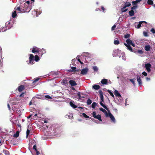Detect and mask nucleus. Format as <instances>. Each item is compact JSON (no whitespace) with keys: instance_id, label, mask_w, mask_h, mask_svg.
<instances>
[{"instance_id":"f257e3e1","label":"nucleus","mask_w":155,"mask_h":155,"mask_svg":"<svg viewBox=\"0 0 155 155\" xmlns=\"http://www.w3.org/2000/svg\"><path fill=\"white\" fill-rule=\"evenodd\" d=\"M29 6V1H27L24 4V7L22 8L23 12H29L28 6Z\"/></svg>"},{"instance_id":"f03ea898","label":"nucleus","mask_w":155,"mask_h":155,"mask_svg":"<svg viewBox=\"0 0 155 155\" xmlns=\"http://www.w3.org/2000/svg\"><path fill=\"white\" fill-rule=\"evenodd\" d=\"M10 22L9 21L5 23V26L3 27L2 28V31H6L7 30L10 29L12 27V25H10Z\"/></svg>"},{"instance_id":"7ed1b4c3","label":"nucleus","mask_w":155,"mask_h":155,"mask_svg":"<svg viewBox=\"0 0 155 155\" xmlns=\"http://www.w3.org/2000/svg\"><path fill=\"white\" fill-rule=\"evenodd\" d=\"M39 79L40 78H35L34 80H32L31 81H32V83L30 85V88H32L36 86V82L38 81Z\"/></svg>"},{"instance_id":"20e7f679","label":"nucleus","mask_w":155,"mask_h":155,"mask_svg":"<svg viewBox=\"0 0 155 155\" xmlns=\"http://www.w3.org/2000/svg\"><path fill=\"white\" fill-rule=\"evenodd\" d=\"M88 70V69L87 68H85L81 70L80 74L83 75H86L87 74Z\"/></svg>"},{"instance_id":"39448f33","label":"nucleus","mask_w":155,"mask_h":155,"mask_svg":"<svg viewBox=\"0 0 155 155\" xmlns=\"http://www.w3.org/2000/svg\"><path fill=\"white\" fill-rule=\"evenodd\" d=\"M25 89V86L23 85H21L17 88L16 90L18 91L19 92H21L22 91Z\"/></svg>"},{"instance_id":"423d86ee","label":"nucleus","mask_w":155,"mask_h":155,"mask_svg":"<svg viewBox=\"0 0 155 155\" xmlns=\"http://www.w3.org/2000/svg\"><path fill=\"white\" fill-rule=\"evenodd\" d=\"M151 67V64L150 63H148L145 64V68L146 69L147 71L149 72L150 71V68Z\"/></svg>"},{"instance_id":"0eeeda50","label":"nucleus","mask_w":155,"mask_h":155,"mask_svg":"<svg viewBox=\"0 0 155 155\" xmlns=\"http://www.w3.org/2000/svg\"><path fill=\"white\" fill-rule=\"evenodd\" d=\"M34 57L33 54H30V63L33 64H34Z\"/></svg>"},{"instance_id":"6e6552de","label":"nucleus","mask_w":155,"mask_h":155,"mask_svg":"<svg viewBox=\"0 0 155 155\" xmlns=\"http://www.w3.org/2000/svg\"><path fill=\"white\" fill-rule=\"evenodd\" d=\"M108 117H109L111 121L114 123L115 122V119L113 115L110 112L108 114Z\"/></svg>"},{"instance_id":"1a4fd4ad","label":"nucleus","mask_w":155,"mask_h":155,"mask_svg":"<svg viewBox=\"0 0 155 155\" xmlns=\"http://www.w3.org/2000/svg\"><path fill=\"white\" fill-rule=\"evenodd\" d=\"M69 84H70L71 86H75L77 84L75 81L73 80H70L69 82Z\"/></svg>"},{"instance_id":"9d476101","label":"nucleus","mask_w":155,"mask_h":155,"mask_svg":"<svg viewBox=\"0 0 155 155\" xmlns=\"http://www.w3.org/2000/svg\"><path fill=\"white\" fill-rule=\"evenodd\" d=\"M101 101L100 102V104L103 107L104 109H106V110H108V109L107 107L105 106L104 104L102 102H104V99H101Z\"/></svg>"},{"instance_id":"9b49d317","label":"nucleus","mask_w":155,"mask_h":155,"mask_svg":"<svg viewBox=\"0 0 155 155\" xmlns=\"http://www.w3.org/2000/svg\"><path fill=\"white\" fill-rule=\"evenodd\" d=\"M31 52H32L33 53H38L39 52L38 49L37 47H33L32 48Z\"/></svg>"},{"instance_id":"f8f14e48","label":"nucleus","mask_w":155,"mask_h":155,"mask_svg":"<svg viewBox=\"0 0 155 155\" xmlns=\"http://www.w3.org/2000/svg\"><path fill=\"white\" fill-rule=\"evenodd\" d=\"M14 9L16 11V10L19 11V12H18V13H24L22 11H23L22 8H21L20 7H15V8Z\"/></svg>"},{"instance_id":"ddd939ff","label":"nucleus","mask_w":155,"mask_h":155,"mask_svg":"<svg viewBox=\"0 0 155 155\" xmlns=\"http://www.w3.org/2000/svg\"><path fill=\"white\" fill-rule=\"evenodd\" d=\"M137 81L139 85L140 86H141L142 84V82L140 77V76H139L138 75L137 76Z\"/></svg>"},{"instance_id":"4468645a","label":"nucleus","mask_w":155,"mask_h":155,"mask_svg":"<svg viewBox=\"0 0 155 155\" xmlns=\"http://www.w3.org/2000/svg\"><path fill=\"white\" fill-rule=\"evenodd\" d=\"M144 23L145 24V25L147 24V22L145 21H140L139 22V24L137 25V27H136L137 28H140L141 26V25L142 23Z\"/></svg>"},{"instance_id":"2eb2a0df","label":"nucleus","mask_w":155,"mask_h":155,"mask_svg":"<svg viewBox=\"0 0 155 155\" xmlns=\"http://www.w3.org/2000/svg\"><path fill=\"white\" fill-rule=\"evenodd\" d=\"M31 14V16L32 17L37 16H38V15L37 14V12L35 10L32 11Z\"/></svg>"},{"instance_id":"dca6fc26","label":"nucleus","mask_w":155,"mask_h":155,"mask_svg":"<svg viewBox=\"0 0 155 155\" xmlns=\"http://www.w3.org/2000/svg\"><path fill=\"white\" fill-rule=\"evenodd\" d=\"M124 45L126 46L127 48V49L128 50H130L131 51L133 52H134V51L132 49V48L130 46V45H127V44L124 43Z\"/></svg>"},{"instance_id":"f3484780","label":"nucleus","mask_w":155,"mask_h":155,"mask_svg":"<svg viewBox=\"0 0 155 155\" xmlns=\"http://www.w3.org/2000/svg\"><path fill=\"white\" fill-rule=\"evenodd\" d=\"M71 68L72 70H70L69 71L70 72H76V71H79L80 70V69H77L76 68L74 67H71Z\"/></svg>"},{"instance_id":"a211bd4d","label":"nucleus","mask_w":155,"mask_h":155,"mask_svg":"<svg viewBox=\"0 0 155 155\" xmlns=\"http://www.w3.org/2000/svg\"><path fill=\"white\" fill-rule=\"evenodd\" d=\"M99 110L103 112L105 114L106 117H108V114L105 109L101 107L99 108Z\"/></svg>"},{"instance_id":"6ab92c4d","label":"nucleus","mask_w":155,"mask_h":155,"mask_svg":"<svg viewBox=\"0 0 155 155\" xmlns=\"http://www.w3.org/2000/svg\"><path fill=\"white\" fill-rule=\"evenodd\" d=\"M101 82L103 84H107L108 83V80L106 79H103L101 80Z\"/></svg>"},{"instance_id":"aec40b11","label":"nucleus","mask_w":155,"mask_h":155,"mask_svg":"<svg viewBox=\"0 0 155 155\" xmlns=\"http://www.w3.org/2000/svg\"><path fill=\"white\" fill-rule=\"evenodd\" d=\"M37 99V97H33L31 100L30 102V105L32 104L33 103H34Z\"/></svg>"},{"instance_id":"412c9836","label":"nucleus","mask_w":155,"mask_h":155,"mask_svg":"<svg viewBox=\"0 0 155 155\" xmlns=\"http://www.w3.org/2000/svg\"><path fill=\"white\" fill-rule=\"evenodd\" d=\"M94 118L98 119L100 121H102L101 115L98 114V115H96Z\"/></svg>"},{"instance_id":"4be33fe9","label":"nucleus","mask_w":155,"mask_h":155,"mask_svg":"<svg viewBox=\"0 0 155 155\" xmlns=\"http://www.w3.org/2000/svg\"><path fill=\"white\" fill-rule=\"evenodd\" d=\"M114 94L116 97H121L120 94L118 92V91L116 90L114 91Z\"/></svg>"},{"instance_id":"5701e85b","label":"nucleus","mask_w":155,"mask_h":155,"mask_svg":"<svg viewBox=\"0 0 155 155\" xmlns=\"http://www.w3.org/2000/svg\"><path fill=\"white\" fill-rule=\"evenodd\" d=\"M99 93L100 94V97L101 99L104 98V97L103 95V93L102 91L100 90L99 91Z\"/></svg>"},{"instance_id":"b1692460","label":"nucleus","mask_w":155,"mask_h":155,"mask_svg":"<svg viewBox=\"0 0 155 155\" xmlns=\"http://www.w3.org/2000/svg\"><path fill=\"white\" fill-rule=\"evenodd\" d=\"M19 130H18L16 131L15 134H14L13 135V137L14 138H16L18 137L19 136Z\"/></svg>"},{"instance_id":"393cba45","label":"nucleus","mask_w":155,"mask_h":155,"mask_svg":"<svg viewBox=\"0 0 155 155\" xmlns=\"http://www.w3.org/2000/svg\"><path fill=\"white\" fill-rule=\"evenodd\" d=\"M93 88L95 90H98L101 87L99 85H93Z\"/></svg>"},{"instance_id":"a878e982","label":"nucleus","mask_w":155,"mask_h":155,"mask_svg":"<svg viewBox=\"0 0 155 155\" xmlns=\"http://www.w3.org/2000/svg\"><path fill=\"white\" fill-rule=\"evenodd\" d=\"M145 49L147 51H148L150 50V46L149 45H147L145 47Z\"/></svg>"},{"instance_id":"bb28decb","label":"nucleus","mask_w":155,"mask_h":155,"mask_svg":"<svg viewBox=\"0 0 155 155\" xmlns=\"http://www.w3.org/2000/svg\"><path fill=\"white\" fill-rule=\"evenodd\" d=\"M17 15V14L16 11L15 10L12 13V16L13 18H15L16 16Z\"/></svg>"},{"instance_id":"cd10ccee","label":"nucleus","mask_w":155,"mask_h":155,"mask_svg":"<svg viewBox=\"0 0 155 155\" xmlns=\"http://www.w3.org/2000/svg\"><path fill=\"white\" fill-rule=\"evenodd\" d=\"M70 106L73 107L75 109L77 107V106L75 105L71 101L70 102Z\"/></svg>"},{"instance_id":"c85d7f7f","label":"nucleus","mask_w":155,"mask_h":155,"mask_svg":"<svg viewBox=\"0 0 155 155\" xmlns=\"http://www.w3.org/2000/svg\"><path fill=\"white\" fill-rule=\"evenodd\" d=\"M82 115H83V117H85L86 118H89L91 119V120H94V119L93 118L88 116L85 113H83L82 114Z\"/></svg>"},{"instance_id":"c756f323","label":"nucleus","mask_w":155,"mask_h":155,"mask_svg":"<svg viewBox=\"0 0 155 155\" xmlns=\"http://www.w3.org/2000/svg\"><path fill=\"white\" fill-rule=\"evenodd\" d=\"M129 15L130 16H133L134 15V11L132 10L129 12Z\"/></svg>"},{"instance_id":"7c9ffc66","label":"nucleus","mask_w":155,"mask_h":155,"mask_svg":"<svg viewBox=\"0 0 155 155\" xmlns=\"http://www.w3.org/2000/svg\"><path fill=\"white\" fill-rule=\"evenodd\" d=\"M34 60L36 62L38 61L39 60V58L38 56L37 55H35L34 58Z\"/></svg>"},{"instance_id":"2f4dec72","label":"nucleus","mask_w":155,"mask_h":155,"mask_svg":"<svg viewBox=\"0 0 155 155\" xmlns=\"http://www.w3.org/2000/svg\"><path fill=\"white\" fill-rule=\"evenodd\" d=\"M126 7L125 6H124L121 9V12H126V11H127V9H125V8H126Z\"/></svg>"},{"instance_id":"473e14b6","label":"nucleus","mask_w":155,"mask_h":155,"mask_svg":"<svg viewBox=\"0 0 155 155\" xmlns=\"http://www.w3.org/2000/svg\"><path fill=\"white\" fill-rule=\"evenodd\" d=\"M126 42L127 43V45H130V44L132 42V41L130 40L128 38L126 41Z\"/></svg>"},{"instance_id":"72a5a7b5","label":"nucleus","mask_w":155,"mask_h":155,"mask_svg":"<svg viewBox=\"0 0 155 155\" xmlns=\"http://www.w3.org/2000/svg\"><path fill=\"white\" fill-rule=\"evenodd\" d=\"M107 91L109 93L110 95L113 98H114V95L112 92L110 90H107Z\"/></svg>"},{"instance_id":"f704fd0d","label":"nucleus","mask_w":155,"mask_h":155,"mask_svg":"<svg viewBox=\"0 0 155 155\" xmlns=\"http://www.w3.org/2000/svg\"><path fill=\"white\" fill-rule=\"evenodd\" d=\"M135 78L133 79H129V81L132 83L134 86L135 85Z\"/></svg>"},{"instance_id":"c9c22d12","label":"nucleus","mask_w":155,"mask_h":155,"mask_svg":"<svg viewBox=\"0 0 155 155\" xmlns=\"http://www.w3.org/2000/svg\"><path fill=\"white\" fill-rule=\"evenodd\" d=\"M3 152L5 155H9V152L6 150H3Z\"/></svg>"},{"instance_id":"e433bc0d","label":"nucleus","mask_w":155,"mask_h":155,"mask_svg":"<svg viewBox=\"0 0 155 155\" xmlns=\"http://www.w3.org/2000/svg\"><path fill=\"white\" fill-rule=\"evenodd\" d=\"M131 5V4L128 2H126L124 4V6L126 7H129Z\"/></svg>"},{"instance_id":"4c0bfd02","label":"nucleus","mask_w":155,"mask_h":155,"mask_svg":"<svg viewBox=\"0 0 155 155\" xmlns=\"http://www.w3.org/2000/svg\"><path fill=\"white\" fill-rule=\"evenodd\" d=\"M97 105V103L95 102H94L92 104L91 107L95 109L96 106Z\"/></svg>"},{"instance_id":"58836bf2","label":"nucleus","mask_w":155,"mask_h":155,"mask_svg":"<svg viewBox=\"0 0 155 155\" xmlns=\"http://www.w3.org/2000/svg\"><path fill=\"white\" fill-rule=\"evenodd\" d=\"M114 52L115 54H120V51L119 49H115L114 50Z\"/></svg>"},{"instance_id":"ea45409f","label":"nucleus","mask_w":155,"mask_h":155,"mask_svg":"<svg viewBox=\"0 0 155 155\" xmlns=\"http://www.w3.org/2000/svg\"><path fill=\"white\" fill-rule=\"evenodd\" d=\"M147 3L149 5H152L153 4V2L151 0H148Z\"/></svg>"},{"instance_id":"a19ab883","label":"nucleus","mask_w":155,"mask_h":155,"mask_svg":"<svg viewBox=\"0 0 155 155\" xmlns=\"http://www.w3.org/2000/svg\"><path fill=\"white\" fill-rule=\"evenodd\" d=\"M29 127V125L27 126L28 128L26 131V137L27 138L29 134V129H28Z\"/></svg>"},{"instance_id":"79ce46f5","label":"nucleus","mask_w":155,"mask_h":155,"mask_svg":"<svg viewBox=\"0 0 155 155\" xmlns=\"http://www.w3.org/2000/svg\"><path fill=\"white\" fill-rule=\"evenodd\" d=\"M87 105H90L92 103V101L91 99L89 98L87 101Z\"/></svg>"},{"instance_id":"37998d69","label":"nucleus","mask_w":155,"mask_h":155,"mask_svg":"<svg viewBox=\"0 0 155 155\" xmlns=\"http://www.w3.org/2000/svg\"><path fill=\"white\" fill-rule=\"evenodd\" d=\"M119 43V41L118 40H115L114 41V44L115 45H118Z\"/></svg>"},{"instance_id":"c03bdc74","label":"nucleus","mask_w":155,"mask_h":155,"mask_svg":"<svg viewBox=\"0 0 155 155\" xmlns=\"http://www.w3.org/2000/svg\"><path fill=\"white\" fill-rule=\"evenodd\" d=\"M93 69L95 71H97L98 70V69L97 67L96 66H94L93 67Z\"/></svg>"},{"instance_id":"a18cd8bd","label":"nucleus","mask_w":155,"mask_h":155,"mask_svg":"<svg viewBox=\"0 0 155 155\" xmlns=\"http://www.w3.org/2000/svg\"><path fill=\"white\" fill-rule=\"evenodd\" d=\"M130 37V35L129 34H127L124 35V38H129Z\"/></svg>"},{"instance_id":"49530a36","label":"nucleus","mask_w":155,"mask_h":155,"mask_svg":"<svg viewBox=\"0 0 155 155\" xmlns=\"http://www.w3.org/2000/svg\"><path fill=\"white\" fill-rule=\"evenodd\" d=\"M138 7L137 5H134L133 6V7H132L131 8V9L132 10H134L137 8Z\"/></svg>"},{"instance_id":"de8ad7c7","label":"nucleus","mask_w":155,"mask_h":155,"mask_svg":"<svg viewBox=\"0 0 155 155\" xmlns=\"http://www.w3.org/2000/svg\"><path fill=\"white\" fill-rule=\"evenodd\" d=\"M132 4L133 5H136L137 3L136 1H132Z\"/></svg>"},{"instance_id":"09e8293b","label":"nucleus","mask_w":155,"mask_h":155,"mask_svg":"<svg viewBox=\"0 0 155 155\" xmlns=\"http://www.w3.org/2000/svg\"><path fill=\"white\" fill-rule=\"evenodd\" d=\"M76 61V59H73L72 60V63L73 65H75L76 64H75V61Z\"/></svg>"},{"instance_id":"8fccbe9b","label":"nucleus","mask_w":155,"mask_h":155,"mask_svg":"<svg viewBox=\"0 0 155 155\" xmlns=\"http://www.w3.org/2000/svg\"><path fill=\"white\" fill-rule=\"evenodd\" d=\"M143 35L145 37H147L148 36L147 32L145 31L143 32Z\"/></svg>"},{"instance_id":"3c124183","label":"nucleus","mask_w":155,"mask_h":155,"mask_svg":"<svg viewBox=\"0 0 155 155\" xmlns=\"http://www.w3.org/2000/svg\"><path fill=\"white\" fill-rule=\"evenodd\" d=\"M45 97L46 98H47V99H51V97L49 95H45Z\"/></svg>"},{"instance_id":"603ef678","label":"nucleus","mask_w":155,"mask_h":155,"mask_svg":"<svg viewBox=\"0 0 155 155\" xmlns=\"http://www.w3.org/2000/svg\"><path fill=\"white\" fill-rule=\"evenodd\" d=\"M77 95L78 96V98L79 99H81V96L80 93V92H78L77 93Z\"/></svg>"},{"instance_id":"864d4df0","label":"nucleus","mask_w":155,"mask_h":155,"mask_svg":"<svg viewBox=\"0 0 155 155\" xmlns=\"http://www.w3.org/2000/svg\"><path fill=\"white\" fill-rule=\"evenodd\" d=\"M116 27V25L115 24L111 28V30H114Z\"/></svg>"},{"instance_id":"5fc2aeb1","label":"nucleus","mask_w":155,"mask_h":155,"mask_svg":"<svg viewBox=\"0 0 155 155\" xmlns=\"http://www.w3.org/2000/svg\"><path fill=\"white\" fill-rule=\"evenodd\" d=\"M150 31L153 34H155V30L153 28H152L151 29Z\"/></svg>"},{"instance_id":"6e6d98bb","label":"nucleus","mask_w":155,"mask_h":155,"mask_svg":"<svg viewBox=\"0 0 155 155\" xmlns=\"http://www.w3.org/2000/svg\"><path fill=\"white\" fill-rule=\"evenodd\" d=\"M92 114L93 117H95L96 116V112L95 111H94L93 112Z\"/></svg>"},{"instance_id":"4d7b16f0","label":"nucleus","mask_w":155,"mask_h":155,"mask_svg":"<svg viewBox=\"0 0 155 155\" xmlns=\"http://www.w3.org/2000/svg\"><path fill=\"white\" fill-rule=\"evenodd\" d=\"M137 52L140 54H142L143 53V51L141 50H139L137 51Z\"/></svg>"},{"instance_id":"13d9d810","label":"nucleus","mask_w":155,"mask_h":155,"mask_svg":"<svg viewBox=\"0 0 155 155\" xmlns=\"http://www.w3.org/2000/svg\"><path fill=\"white\" fill-rule=\"evenodd\" d=\"M142 74L145 76H146L147 75V74L145 71H144L142 73Z\"/></svg>"},{"instance_id":"bf43d9fd","label":"nucleus","mask_w":155,"mask_h":155,"mask_svg":"<svg viewBox=\"0 0 155 155\" xmlns=\"http://www.w3.org/2000/svg\"><path fill=\"white\" fill-rule=\"evenodd\" d=\"M17 126H18V127H19V129L18 128V130H21V125L20 124H17Z\"/></svg>"},{"instance_id":"052dcab7","label":"nucleus","mask_w":155,"mask_h":155,"mask_svg":"<svg viewBox=\"0 0 155 155\" xmlns=\"http://www.w3.org/2000/svg\"><path fill=\"white\" fill-rule=\"evenodd\" d=\"M25 94V93H22L20 95H19V97H23V96H24V95Z\"/></svg>"},{"instance_id":"680f3d73","label":"nucleus","mask_w":155,"mask_h":155,"mask_svg":"<svg viewBox=\"0 0 155 155\" xmlns=\"http://www.w3.org/2000/svg\"><path fill=\"white\" fill-rule=\"evenodd\" d=\"M33 149H34L35 150H37V148H36V145H34L33 146Z\"/></svg>"},{"instance_id":"e2e57ef3","label":"nucleus","mask_w":155,"mask_h":155,"mask_svg":"<svg viewBox=\"0 0 155 155\" xmlns=\"http://www.w3.org/2000/svg\"><path fill=\"white\" fill-rule=\"evenodd\" d=\"M35 151L37 155H38L39 154H40L38 150H35Z\"/></svg>"},{"instance_id":"0e129e2a","label":"nucleus","mask_w":155,"mask_h":155,"mask_svg":"<svg viewBox=\"0 0 155 155\" xmlns=\"http://www.w3.org/2000/svg\"><path fill=\"white\" fill-rule=\"evenodd\" d=\"M101 8L103 10V11L104 12L105 10L104 7L103 6H101Z\"/></svg>"},{"instance_id":"69168bd1","label":"nucleus","mask_w":155,"mask_h":155,"mask_svg":"<svg viewBox=\"0 0 155 155\" xmlns=\"http://www.w3.org/2000/svg\"><path fill=\"white\" fill-rule=\"evenodd\" d=\"M130 45H131L132 46H133L134 47H135V44H134L132 42V43H131V44H130Z\"/></svg>"},{"instance_id":"338daca9","label":"nucleus","mask_w":155,"mask_h":155,"mask_svg":"<svg viewBox=\"0 0 155 155\" xmlns=\"http://www.w3.org/2000/svg\"><path fill=\"white\" fill-rule=\"evenodd\" d=\"M146 79L147 81H149L150 80V78H148V77H146Z\"/></svg>"},{"instance_id":"774afa93","label":"nucleus","mask_w":155,"mask_h":155,"mask_svg":"<svg viewBox=\"0 0 155 155\" xmlns=\"http://www.w3.org/2000/svg\"><path fill=\"white\" fill-rule=\"evenodd\" d=\"M141 1H142V0H136V2H137V3L140 2Z\"/></svg>"}]
</instances>
